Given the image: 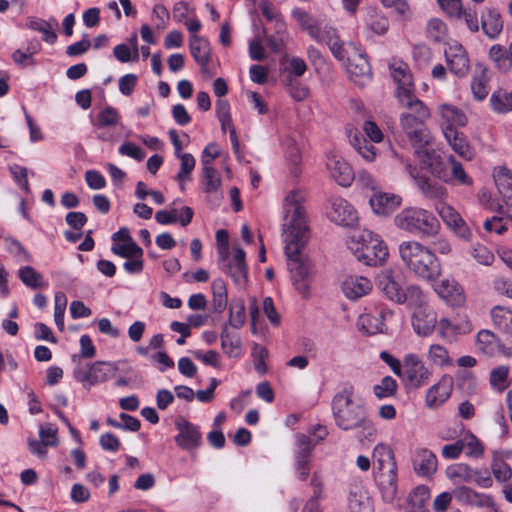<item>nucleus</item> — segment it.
Wrapping results in <instances>:
<instances>
[{"mask_svg": "<svg viewBox=\"0 0 512 512\" xmlns=\"http://www.w3.org/2000/svg\"><path fill=\"white\" fill-rule=\"evenodd\" d=\"M400 104L409 109L410 113L401 116V125L415 150L428 146L431 135L426 128L424 121L429 118V109L414 94L401 93Z\"/></svg>", "mask_w": 512, "mask_h": 512, "instance_id": "nucleus-4", "label": "nucleus"}, {"mask_svg": "<svg viewBox=\"0 0 512 512\" xmlns=\"http://www.w3.org/2000/svg\"><path fill=\"white\" fill-rule=\"evenodd\" d=\"M190 53L198 64H204L211 60L209 42L200 36L192 35L189 40Z\"/></svg>", "mask_w": 512, "mask_h": 512, "instance_id": "nucleus-34", "label": "nucleus"}, {"mask_svg": "<svg viewBox=\"0 0 512 512\" xmlns=\"http://www.w3.org/2000/svg\"><path fill=\"white\" fill-rule=\"evenodd\" d=\"M491 317H492L494 324L497 327H499L500 329H502L508 333L512 332V311L511 310L501 307V306L494 307L491 310Z\"/></svg>", "mask_w": 512, "mask_h": 512, "instance_id": "nucleus-44", "label": "nucleus"}, {"mask_svg": "<svg viewBox=\"0 0 512 512\" xmlns=\"http://www.w3.org/2000/svg\"><path fill=\"white\" fill-rule=\"evenodd\" d=\"M367 28L376 35H385L389 29V20L384 15L373 14L367 22Z\"/></svg>", "mask_w": 512, "mask_h": 512, "instance_id": "nucleus-53", "label": "nucleus"}, {"mask_svg": "<svg viewBox=\"0 0 512 512\" xmlns=\"http://www.w3.org/2000/svg\"><path fill=\"white\" fill-rule=\"evenodd\" d=\"M446 62L450 71L458 77L469 71V59L462 45L455 43L445 51Z\"/></svg>", "mask_w": 512, "mask_h": 512, "instance_id": "nucleus-20", "label": "nucleus"}, {"mask_svg": "<svg viewBox=\"0 0 512 512\" xmlns=\"http://www.w3.org/2000/svg\"><path fill=\"white\" fill-rule=\"evenodd\" d=\"M348 248L359 262L368 266L383 265L389 255L384 241L370 230L354 233L348 241Z\"/></svg>", "mask_w": 512, "mask_h": 512, "instance_id": "nucleus-5", "label": "nucleus"}, {"mask_svg": "<svg viewBox=\"0 0 512 512\" xmlns=\"http://www.w3.org/2000/svg\"><path fill=\"white\" fill-rule=\"evenodd\" d=\"M409 297L414 298L411 302L416 305L412 317V326L419 336L430 335L436 326V313L426 305V298L423 292L416 286L409 288Z\"/></svg>", "mask_w": 512, "mask_h": 512, "instance_id": "nucleus-9", "label": "nucleus"}, {"mask_svg": "<svg viewBox=\"0 0 512 512\" xmlns=\"http://www.w3.org/2000/svg\"><path fill=\"white\" fill-rule=\"evenodd\" d=\"M220 269L227 273L236 285L244 287L247 283V266L245 263V252L242 248L235 249V254L228 263H224Z\"/></svg>", "mask_w": 512, "mask_h": 512, "instance_id": "nucleus-22", "label": "nucleus"}, {"mask_svg": "<svg viewBox=\"0 0 512 512\" xmlns=\"http://www.w3.org/2000/svg\"><path fill=\"white\" fill-rule=\"evenodd\" d=\"M54 319L59 330L64 329V314L67 305V297L63 292H57L54 296Z\"/></svg>", "mask_w": 512, "mask_h": 512, "instance_id": "nucleus-51", "label": "nucleus"}, {"mask_svg": "<svg viewBox=\"0 0 512 512\" xmlns=\"http://www.w3.org/2000/svg\"><path fill=\"white\" fill-rule=\"evenodd\" d=\"M358 326L361 331L368 335H375L383 331L384 313L382 310L376 311L373 315L365 313L359 317Z\"/></svg>", "mask_w": 512, "mask_h": 512, "instance_id": "nucleus-32", "label": "nucleus"}, {"mask_svg": "<svg viewBox=\"0 0 512 512\" xmlns=\"http://www.w3.org/2000/svg\"><path fill=\"white\" fill-rule=\"evenodd\" d=\"M331 410L336 426L343 431H356L360 443L374 441L377 429L369 418L367 409L356 398L352 387L334 395Z\"/></svg>", "mask_w": 512, "mask_h": 512, "instance_id": "nucleus-2", "label": "nucleus"}, {"mask_svg": "<svg viewBox=\"0 0 512 512\" xmlns=\"http://www.w3.org/2000/svg\"><path fill=\"white\" fill-rule=\"evenodd\" d=\"M405 168L425 197L443 201L447 196V190L443 186L433 182L426 176H419L415 167L407 164Z\"/></svg>", "mask_w": 512, "mask_h": 512, "instance_id": "nucleus-21", "label": "nucleus"}, {"mask_svg": "<svg viewBox=\"0 0 512 512\" xmlns=\"http://www.w3.org/2000/svg\"><path fill=\"white\" fill-rule=\"evenodd\" d=\"M473 470L474 469L465 464H457L448 468L447 474L448 477L455 482H471Z\"/></svg>", "mask_w": 512, "mask_h": 512, "instance_id": "nucleus-56", "label": "nucleus"}, {"mask_svg": "<svg viewBox=\"0 0 512 512\" xmlns=\"http://www.w3.org/2000/svg\"><path fill=\"white\" fill-rule=\"evenodd\" d=\"M453 383V378L450 375H443L435 385L428 389L425 397L426 406L430 409L440 407L450 397Z\"/></svg>", "mask_w": 512, "mask_h": 512, "instance_id": "nucleus-16", "label": "nucleus"}, {"mask_svg": "<svg viewBox=\"0 0 512 512\" xmlns=\"http://www.w3.org/2000/svg\"><path fill=\"white\" fill-rule=\"evenodd\" d=\"M431 371L415 354H408L404 358L402 379L406 386L418 389L429 383Z\"/></svg>", "mask_w": 512, "mask_h": 512, "instance_id": "nucleus-10", "label": "nucleus"}, {"mask_svg": "<svg viewBox=\"0 0 512 512\" xmlns=\"http://www.w3.org/2000/svg\"><path fill=\"white\" fill-rule=\"evenodd\" d=\"M204 191L206 193H215L221 187V177L219 172L211 165L210 160L203 161Z\"/></svg>", "mask_w": 512, "mask_h": 512, "instance_id": "nucleus-39", "label": "nucleus"}, {"mask_svg": "<svg viewBox=\"0 0 512 512\" xmlns=\"http://www.w3.org/2000/svg\"><path fill=\"white\" fill-rule=\"evenodd\" d=\"M438 114L441 119L443 133H446L448 129L457 130L458 127H463L467 124L465 113L456 106L442 104L438 107Z\"/></svg>", "mask_w": 512, "mask_h": 512, "instance_id": "nucleus-24", "label": "nucleus"}, {"mask_svg": "<svg viewBox=\"0 0 512 512\" xmlns=\"http://www.w3.org/2000/svg\"><path fill=\"white\" fill-rule=\"evenodd\" d=\"M112 372L113 367L110 363L99 361L87 366L79 364L74 369L73 375L78 382L89 389L97 383L106 381Z\"/></svg>", "mask_w": 512, "mask_h": 512, "instance_id": "nucleus-11", "label": "nucleus"}, {"mask_svg": "<svg viewBox=\"0 0 512 512\" xmlns=\"http://www.w3.org/2000/svg\"><path fill=\"white\" fill-rule=\"evenodd\" d=\"M436 293L451 306H463L466 297L463 288L452 278L442 279L435 287Z\"/></svg>", "mask_w": 512, "mask_h": 512, "instance_id": "nucleus-19", "label": "nucleus"}, {"mask_svg": "<svg viewBox=\"0 0 512 512\" xmlns=\"http://www.w3.org/2000/svg\"><path fill=\"white\" fill-rule=\"evenodd\" d=\"M493 176L499 193L512 205V173L506 167H499Z\"/></svg>", "mask_w": 512, "mask_h": 512, "instance_id": "nucleus-35", "label": "nucleus"}, {"mask_svg": "<svg viewBox=\"0 0 512 512\" xmlns=\"http://www.w3.org/2000/svg\"><path fill=\"white\" fill-rule=\"evenodd\" d=\"M463 443V451L466 452L467 456L480 457L483 454V446L478 438L472 434H468L460 439Z\"/></svg>", "mask_w": 512, "mask_h": 512, "instance_id": "nucleus-55", "label": "nucleus"}, {"mask_svg": "<svg viewBox=\"0 0 512 512\" xmlns=\"http://www.w3.org/2000/svg\"><path fill=\"white\" fill-rule=\"evenodd\" d=\"M350 143L358 155L366 162H374L378 156V150L374 144L367 141V139L356 133L350 138Z\"/></svg>", "mask_w": 512, "mask_h": 512, "instance_id": "nucleus-33", "label": "nucleus"}, {"mask_svg": "<svg viewBox=\"0 0 512 512\" xmlns=\"http://www.w3.org/2000/svg\"><path fill=\"white\" fill-rule=\"evenodd\" d=\"M292 15L302 29L308 32L311 38L317 42H325L336 59H345L344 43L338 36L336 29L327 25L322 26L319 22L314 21L307 12L300 8H295L292 11Z\"/></svg>", "mask_w": 512, "mask_h": 512, "instance_id": "nucleus-7", "label": "nucleus"}, {"mask_svg": "<svg viewBox=\"0 0 512 512\" xmlns=\"http://www.w3.org/2000/svg\"><path fill=\"white\" fill-rule=\"evenodd\" d=\"M399 256L404 266L416 277L425 280H435L441 272V266L436 255L418 241H403L398 247Z\"/></svg>", "mask_w": 512, "mask_h": 512, "instance_id": "nucleus-3", "label": "nucleus"}, {"mask_svg": "<svg viewBox=\"0 0 512 512\" xmlns=\"http://www.w3.org/2000/svg\"><path fill=\"white\" fill-rule=\"evenodd\" d=\"M435 210L445 222V224L454 231L460 238L469 240L471 231L460 214L444 201H438L435 204Z\"/></svg>", "mask_w": 512, "mask_h": 512, "instance_id": "nucleus-14", "label": "nucleus"}, {"mask_svg": "<svg viewBox=\"0 0 512 512\" xmlns=\"http://www.w3.org/2000/svg\"><path fill=\"white\" fill-rule=\"evenodd\" d=\"M175 425L179 431L175 442L181 449L191 451L200 446L202 437L198 426L183 417L177 418Z\"/></svg>", "mask_w": 512, "mask_h": 512, "instance_id": "nucleus-15", "label": "nucleus"}, {"mask_svg": "<svg viewBox=\"0 0 512 512\" xmlns=\"http://www.w3.org/2000/svg\"><path fill=\"white\" fill-rule=\"evenodd\" d=\"M490 384L493 389L502 392L510 385L509 368L507 366H498L490 373Z\"/></svg>", "mask_w": 512, "mask_h": 512, "instance_id": "nucleus-45", "label": "nucleus"}, {"mask_svg": "<svg viewBox=\"0 0 512 512\" xmlns=\"http://www.w3.org/2000/svg\"><path fill=\"white\" fill-rule=\"evenodd\" d=\"M391 76L398 83L397 99L401 93L414 94V84L408 66L403 62H395L390 65Z\"/></svg>", "mask_w": 512, "mask_h": 512, "instance_id": "nucleus-25", "label": "nucleus"}, {"mask_svg": "<svg viewBox=\"0 0 512 512\" xmlns=\"http://www.w3.org/2000/svg\"><path fill=\"white\" fill-rule=\"evenodd\" d=\"M428 357L437 366H445L451 363L448 350L440 344L430 346Z\"/></svg>", "mask_w": 512, "mask_h": 512, "instance_id": "nucleus-52", "label": "nucleus"}, {"mask_svg": "<svg viewBox=\"0 0 512 512\" xmlns=\"http://www.w3.org/2000/svg\"><path fill=\"white\" fill-rule=\"evenodd\" d=\"M228 324L234 328H240L245 323V305L241 299L233 300L230 304Z\"/></svg>", "mask_w": 512, "mask_h": 512, "instance_id": "nucleus-48", "label": "nucleus"}, {"mask_svg": "<svg viewBox=\"0 0 512 512\" xmlns=\"http://www.w3.org/2000/svg\"><path fill=\"white\" fill-rule=\"evenodd\" d=\"M39 437L40 441L47 446L56 447L59 443L57 429L53 428L50 424L40 426Z\"/></svg>", "mask_w": 512, "mask_h": 512, "instance_id": "nucleus-61", "label": "nucleus"}, {"mask_svg": "<svg viewBox=\"0 0 512 512\" xmlns=\"http://www.w3.org/2000/svg\"><path fill=\"white\" fill-rule=\"evenodd\" d=\"M396 228L411 235L430 237L438 233L440 224L428 210L420 207H406L393 219Z\"/></svg>", "mask_w": 512, "mask_h": 512, "instance_id": "nucleus-6", "label": "nucleus"}, {"mask_svg": "<svg viewBox=\"0 0 512 512\" xmlns=\"http://www.w3.org/2000/svg\"><path fill=\"white\" fill-rule=\"evenodd\" d=\"M326 167L331 177L341 186H349L354 173L351 166L339 155L332 154L328 156Z\"/></svg>", "mask_w": 512, "mask_h": 512, "instance_id": "nucleus-18", "label": "nucleus"}, {"mask_svg": "<svg viewBox=\"0 0 512 512\" xmlns=\"http://www.w3.org/2000/svg\"><path fill=\"white\" fill-rule=\"evenodd\" d=\"M444 136L453 151L460 157L466 160H471L474 157V151L462 132L448 129Z\"/></svg>", "mask_w": 512, "mask_h": 512, "instance_id": "nucleus-28", "label": "nucleus"}, {"mask_svg": "<svg viewBox=\"0 0 512 512\" xmlns=\"http://www.w3.org/2000/svg\"><path fill=\"white\" fill-rule=\"evenodd\" d=\"M296 461V472L298 474V478L301 481L307 480L310 472L309 462H310V454L305 453H296L295 456Z\"/></svg>", "mask_w": 512, "mask_h": 512, "instance_id": "nucleus-62", "label": "nucleus"}, {"mask_svg": "<svg viewBox=\"0 0 512 512\" xmlns=\"http://www.w3.org/2000/svg\"><path fill=\"white\" fill-rule=\"evenodd\" d=\"M331 221L342 226H352L358 220L357 212L353 206L342 198H333L328 212Z\"/></svg>", "mask_w": 512, "mask_h": 512, "instance_id": "nucleus-17", "label": "nucleus"}, {"mask_svg": "<svg viewBox=\"0 0 512 512\" xmlns=\"http://www.w3.org/2000/svg\"><path fill=\"white\" fill-rule=\"evenodd\" d=\"M306 200L304 191L291 190L285 197V216L288 222L285 229V254L291 279L296 290L303 296L309 292L311 263L302 254V249L308 242L309 230L306 218V209L303 203Z\"/></svg>", "mask_w": 512, "mask_h": 512, "instance_id": "nucleus-1", "label": "nucleus"}, {"mask_svg": "<svg viewBox=\"0 0 512 512\" xmlns=\"http://www.w3.org/2000/svg\"><path fill=\"white\" fill-rule=\"evenodd\" d=\"M111 251L123 258L130 259L132 257H142L143 250L135 242L114 244Z\"/></svg>", "mask_w": 512, "mask_h": 512, "instance_id": "nucleus-50", "label": "nucleus"}, {"mask_svg": "<svg viewBox=\"0 0 512 512\" xmlns=\"http://www.w3.org/2000/svg\"><path fill=\"white\" fill-rule=\"evenodd\" d=\"M491 470L495 479L499 482H506L512 477V469L502 459H494Z\"/></svg>", "mask_w": 512, "mask_h": 512, "instance_id": "nucleus-57", "label": "nucleus"}, {"mask_svg": "<svg viewBox=\"0 0 512 512\" xmlns=\"http://www.w3.org/2000/svg\"><path fill=\"white\" fill-rule=\"evenodd\" d=\"M481 26L483 32L489 38L497 37L503 29V22L501 20L500 13L495 9L488 8L482 13Z\"/></svg>", "mask_w": 512, "mask_h": 512, "instance_id": "nucleus-30", "label": "nucleus"}, {"mask_svg": "<svg viewBox=\"0 0 512 512\" xmlns=\"http://www.w3.org/2000/svg\"><path fill=\"white\" fill-rule=\"evenodd\" d=\"M427 36L431 41L440 42L446 35V25L439 18L429 20L427 24Z\"/></svg>", "mask_w": 512, "mask_h": 512, "instance_id": "nucleus-54", "label": "nucleus"}, {"mask_svg": "<svg viewBox=\"0 0 512 512\" xmlns=\"http://www.w3.org/2000/svg\"><path fill=\"white\" fill-rule=\"evenodd\" d=\"M287 89L289 94L296 100L302 101L308 97L309 89L301 85L296 79L291 76L287 77Z\"/></svg>", "mask_w": 512, "mask_h": 512, "instance_id": "nucleus-60", "label": "nucleus"}, {"mask_svg": "<svg viewBox=\"0 0 512 512\" xmlns=\"http://www.w3.org/2000/svg\"><path fill=\"white\" fill-rule=\"evenodd\" d=\"M489 59L493 61L496 67L502 72H508L510 70V64L508 63V49L504 46L495 44L489 49Z\"/></svg>", "mask_w": 512, "mask_h": 512, "instance_id": "nucleus-46", "label": "nucleus"}, {"mask_svg": "<svg viewBox=\"0 0 512 512\" xmlns=\"http://www.w3.org/2000/svg\"><path fill=\"white\" fill-rule=\"evenodd\" d=\"M455 499L461 503L472 506H486L490 504V496L475 492L469 487L460 486L453 491Z\"/></svg>", "mask_w": 512, "mask_h": 512, "instance_id": "nucleus-29", "label": "nucleus"}, {"mask_svg": "<svg viewBox=\"0 0 512 512\" xmlns=\"http://www.w3.org/2000/svg\"><path fill=\"white\" fill-rule=\"evenodd\" d=\"M490 103L492 109L497 113H508L512 111V91H495L490 98Z\"/></svg>", "mask_w": 512, "mask_h": 512, "instance_id": "nucleus-42", "label": "nucleus"}, {"mask_svg": "<svg viewBox=\"0 0 512 512\" xmlns=\"http://www.w3.org/2000/svg\"><path fill=\"white\" fill-rule=\"evenodd\" d=\"M471 255L481 265L490 266L494 261L493 253L481 244H477L472 248Z\"/></svg>", "mask_w": 512, "mask_h": 512, "instance_id": "nucleus-59", "label": "nucleus"}, {"mask_svg": "<svg viewBox=\"0 0 512 512\" xmlns=\"http://www.w3.org/2000/svg\"><path fill=\"white\" fill-rule=\"evenodd\" d=\"M397 382L391 376H385L381 382L373 387L375 396L379 399L392 397L397 391Z\"/></svg>", "mask_w": 512, "mask_h": 512, "instance_id": "nucleus-49", "label": "nucleus"}, {"mask_svg": "<svg viewBox=\"0 0 512 512\" xmlns=\"http://www.w3.org/2000/svg\"><path fill=\"white\" fill-rule=\"evenodd\" d=\"M489 78L485 68L477 72L471 81V91L474 98L478 101L485 99L489 93Z\"/></svg>", "mask_w": 512, "mask_h": 512, "instance_id": "nucleus-40", "label": "nucleus"}, {"mask_svg": "<svg viewBox=\"0 0 512 512\" xmlns=\"http://www.w3.org/2000/svg\"><path fill=\"white\" fill-rule=\"evenodd\" d=\"M18 276L26 286L33 289H37L45 285L42 275L31 266H24L20 268Z\"/></svg>", "mask_w": 512, "mask_h": 512, "instance_id": "nucleus-47", "label": "nucleus"}, {"mask_svg": "<svg viewBox=\"0 0 512 512\" xmlns=\"http://www.w3.org/2000/svg\"><path fill=\"white\" fill-rule=\"evenodd\" d=\"M402 198L396 194L375 192L370 197L369 203L373 212L380 216H389L401 205Z\"/></svg>", "mask_w": 512, "mask_h": 512, "instance_id": "nucleus-23", "label": "nucleus"}, {"mask_svg": "<svg viewBox=\"0 0 512 512\" xmlns=\"http://www.w3.org/2000/svg\"><path fill=\"white\" fill-rule=\"evenodd\" d=\"M357 54L353 56L352 59L347 57V54L345 53V60H349L348 65V73L350 74V77L353 81L357 82L356 78H362V79H370L371 77V67L370 64L366 58V55L360 51H358L355 48Z\"/></svg>", "mask_w": 512, "mask_h": 512, "instance_id": "nucleus-27", "label": "nucleus"}, {"mask_svg": "<svg viewBox=\"0 0 512 512\" xmlns=\"http://www.w3.org/2000/svg\"><path fill=\"white\" fill-rule=\"evenodd\" d=\"M8 251L17 257L20 261H30L31 256L19 241L12 238H5Z\"/></svg>", "mask_w": 512, "mask_h": 512, "instance_id": "nucleus-63", "label": "nucleus"}, {"mask_svg": "<svg viewBox=\"0 0 512 512\" xmlns=\"http://www.w3.org/2000/svg\"><path fill=\"white\" fill-rule=\"evenodd\" d=\"M449 171L448 175L450 177L449 180H446L447 184H460V185H471L472 180L466 174L463 169V166L460 162H458L454 156L450 155L448 157Z\"/></svg>", "mask_w": 512, "mask_h": 512, "instance_id": "nucleus-37", "label": "nucleus"}, {"mask_svg": "<svg viewBox=\"0 0 512 512\" xmlns=\"http://www.w3.org/2000/svg\"><path fill=\"white\" fill-rule=\"evenodd\" d=\"M118 111L109 106L102 110L97 116V125L99 127H111L115 126L119 121Z\"/></svg>", "mask_w": 512, "mask_h": 512, "instance_id": "nucleus-58", "label": "nucleus"}, {"mask_svg": "<svg viewBox=\"0 0 512 512\" xmlns=\"http://www.w3.org/2000/svg\"><path fill=\"white\" fill-rule=\"evenodd\" d=\"M222 349L231 357H236L240 354L241 341L237 335L231 334L228 324L223 326L220 334Z\"/></svg>", "mask_w": 512, "mask_h": 512, "instance_id": "nucleus-41", "label": "nucleus"}, {"mask_svg": "<svg viewBox=\"0 0 512 512\" xmlns=\"http://www.w3.org/2000/svg\"><path fill=\"white\" fill-rule=\"evenodd\" d=\"M415 154L419 159L420 163L422 164V166L425 169L429 170V172L434 177L442 180L445 183L446 180L450 179L448 175V158L444 160L433 149L428 148V146H424L421 149L415 150Z\"/></svg>", "mask_w": 512, "mask_h": 512, "instance_id": "nucleus-12", "label": "nucleus"}, {"mask_svg": "<svg viewBox=\"0 0 512 512\" xmlns=\"http://www.w3.org/2000/svg\"><path fill=\"white\" fill-rule=\"evenodd\" d=\"M493 288L497 293L512 298V279L503 276L496 277L493 280Z\"/></svg>", "mask_w": 512, "mask_h": 512, "instance_id": "nucleus-64", "label": "nucleus"}, {"mask_svg": "<svg viewBox=\"0 0 512 512\" xmlns=\"http://www.w3.org/2000/svg\"><path fill=\"white\" fill-rule=\"evenodd\" d=\"M377 286L390 300L396 303H403L406 300L411 302L414 299L409 297V289L407 293L404 292L392 270H383L377 276Z\"/></svg>", "mask_w": 512, "mask_h": 512, "instance_id": "nucleus-13", "label": "nucleus"}, {"mask_svg": "<svg viewBox=\"0 0 512 512\" xmlns=\"http://www.w3.org/2000/svg\"><path fill=\"white\" fill-rule=\"evenodd\" d=\"M414 469L421 476H430L437 470V458L429 450H421L414 459Z\"/></svg>", "mask_w": 512, "mask_h": 512, "instance_id": "nucleus-31", "label": "nucleus"}, {"mask_svg": "<svg viewBox=\"0 0 512 512\" xmlns=\"http://www.w3.org/2000/svg\"><path fill=\"white\" fill-rule=\"evenodd\" d=\"M212 304L214 312L222 313L227 307V287L224 280L218 278L212 282Z\"/></svg>", "mask_w": 512, "mask_h": 512, "instance_id": "nucleus-38", "label": "nucleus"}, {"mask_svg": "<svg viewBox=\"0 0 512 512\" xmlns=\"http://www.w3.org/2000/svg\"><path fill=\"white\" fill-rule=\"evenodd\" d=\"M341 287L347 298L355 300L368 294L372 289V283L363 276H347Z\"/></svg>", "mask_w": 512, "mask_h": 512, "instance_id": "nucleus-26", "label": "nucleus"}, {"mask_svg": "<svg viewBox=\"0 0 512 512\" xmlns=\"http://www.w3.org/2000/svg\"><path fill=\"white\" fill-rule=\"evenodd\" d=\"M373 456L379 464L377 478L383 500L391 503L397 494V467L393 451L388 446L379 444L374 448Z\"/></svg>", "mask_w": 512, "mask_h": 512, "instance_id": "nucleus-8", "label": "nucleus"}, {"mask_svg": "<svg viewBox=\"0 0 512 512\" xmlns=\"http://www.w3.org/2000/svg\"><path fill=\"white\" fill-rule=\"evenodd\" d=\"M429 498L430 493L427 487H416L409 496L408 512H426Z\"/></svg>", "mask_w": 512, "mask_h": 512, "instance_id": "nucleus-36", "label": "nucleus"}, {"mask_svg": "<svg viewBox=\"0 0 512 512\" xmlns=\"http://www.w3.org/2000/svg\"><path fill=\"white\" fill-rule=\"evenodd\" d=\"M176 156L180 159V171L176 176V180L180 183V189L184 190V182L189 180L190 174L195 167V158L189 153H179Z\"/></svg>", "mask_w": 512, "mask_h": 512, "instance_id": "nucleus-43", "label": "nucleus"}]
</instances>
